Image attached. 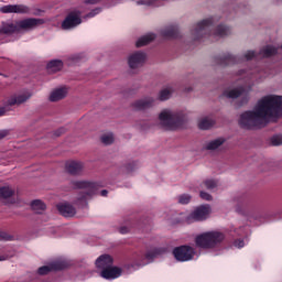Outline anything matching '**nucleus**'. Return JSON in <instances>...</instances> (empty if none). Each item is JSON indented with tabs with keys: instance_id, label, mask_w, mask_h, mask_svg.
I'll use <instances>...</instances> for the list:
<instances>
[{
	"instance_id": "f257e3e1",
	"label": "nucleus",
	"mask_w": 282,
	"mask_h": 282,
	"mask_svg": "<svg viewBox=\"0 0 282 282\" xmlns=\"http://www.w3.org/2000/svg\"><path fill=\"white\" fill-rule=\"evenodd\" d=\"M282 116V96L270 95L258 101L254 110H248L240 115L241 129H257L263 127L265 118H279Z\"/></svg>"
},
{
	"instance_id": "f03ea898",
	"label": "nucleus",
	"mask_w": 282,
	"mask_h": 282,
	"mask_svg": "<svg viewBox=\"0 0 282 282\" xmlns=\"http://www.w3.org/2000/svg\"><path fill=\"white\" fill-rule=\"evenodd\" d=\"M215 21L213 18H208L202 20L196 24L194 30H192V35L194 36V41H200L204 36H228L231 32V29L227 25L219 24L215 31H213Z\"/></svg>"
},
{
	"instance_id": "7ed1b4c3",
	"label": "nucleus",
	"mask_w": 282,
	"mask_h": 282,
	"mask_svg": "<svg viewBox=\"0 0 282 282\" xmlns=\"http://www.w3.org/2000/svg\"><path fill=\"white\" fill-rule=\"evenodd\" d=\"M72 186L82 189L76 199L79 206H87V200L91 199L100 188V184L89 181H73Z\"/></svg>"
},
{
	"instance_id": "20e7f679",
	"label": "nucleus",
	"mask_w": 282,
	"mask_h": 282,
	"mask_svg": "<svg viewBox=\"0 0 282 282\" xmlns=\"http://www.w3.org/2000/svg\"><path fill=\"white\" fill-rule=\"evenodd\" d=\"M159 120L163 129H166V131H175V129L184 127L186 113H184V111L172 112L171 110H163L159 115Z\"/></svg>"
},
{
	"instance_id": "39448f33",
	"label": "nucleus",
	"mask_w": 282,
	"mask_h": 282,
	"mask_svg": "<svg viewBox=\"0 0 282 282\" xmlns=\"http://www.w3.org/2000/svg\"><path fill=\"white\" fill-rule=\"evenodd\" d=\"M226 239V236L219 231H207L200 234L196 237L195 243L198 248H204L205 250H210L219 246L221 241Z\"/></svg>"
},
{
	"instance_id": "423d86ee",
	"label": "nucleus",
	"mask_w": 282,
	"mask_h": 282,
	"mask_svg": "<svg viewBox=\"0 0 282 282\" xmlns=\"http://www.w3.org/2000/svg\"><path fill=\"white\" fill-rule=\"evenodd\" d=\"M256 57L257 53L254 51H248L241 58H239L238 56H234L230 53H227L221 56L215 57V61L216 65H220V67H228V65H237V63H241V61H252V58Z\"/></svg>"
},
{
	"instance_id": "0eeeda50",
	"label": "nucleus",
	"mask_w": 282,
	"mask_h": 282,
	"mask_svg": "<svg viewBox=\"0 0 282 282\" xmlns=\"http://www.w3.org/2000/svg\"><path fill=\"white\" fill-rule=\"evenodd\" d=\"M172 253L176 261L184 263L186 261H193V258L195 257V249L188 245H183L174 248Z\"/></svg>"
},
{
	"instance_id": "6e6552de",
	"label": "nucleus",
	"mask_w": 282,
	"mask_h": 282,
	"mask_svg": "<svg viewBox=\"0 0 282 282\" xmlns=\"http://www.w3.org/2000/svg\"><path fill=\"white\" fill-rule=\"evenodd\" d=\"M208 215H210V206L208 205H202L194 209L187 217L186 221L187 224H194V221H204L208 218Z\"/></svg>"
},
{
	"instance_id": "1a4fd4ad",
	"label": "nucleus",
	"mask_w": 282,
	"mask_h": 282,
	"mask_svg": "<svg viewBox=\"0 0 282 282\" xmlns=\"http://www.w3.org/2000/svg\"><path fill=\"white\" fill-rule=\"evenodd\" d=\"M0 12L2 14H28L30 8L24 4H7L0 7Z\"/></svg>"
},
{
	"instance_id": "9d476101",
	"label": "nucleus",
	"mask_w": 282,
	"mask_h": 282,
	"mask_svg": "<svg viewBox=\"0 0 282 282\" xmlns=\"http://www.w3.org/2000/svg\"><path fill=\"white\" fill-rule=\"evenodd\" d=\"M223 96H225L226 98H239L240 96H242L240 105H246V102L250 100V95L243 87L235 88L231 90H225L223 93Z\"/></svg>"
},
{
	"instance_id": "9b49d317",
	"label": "nucleus",
	"mask_w": 282,
	"mask_h": 282,
	"mask_svg": "<svg viewBox=\"0 0 282 282\" xmlns=\"http://www.w3.org/2000/svg\"><path fill=\"white\" fill-rule=\"evenodd\" d=\"M83 20L76 12H70L62 22V30H74V28L80 25Z\"/></svg>"
},
{
	"instance_id": "f8f14e48",
	"label": "nucleus",
	"mask_w": 282,
	"mask_h": 282,
	"mask_svg": "<svg viewBox=\"0 0 282 282\" xmlns=\"http://www.w3.org/2000/svg\"><path fill=\"white\" fill-rule=\"evenodd\" d=\"M147 61V54L142 52L132 53L128 58V65L130 69H138V67H142L144 62Z\"/></svg>"
},
{
	"instance_id": "ddd939ff",
	"label": "nucleus",
	"mask_w": 282,
	"mask_h": 282,
	"mask_svg": "<svg viewBox=\"0 0 282 282\" xmlns=\"http://www.w3.org/2000/svg\"><path fill=\"white\" fill-rule=\"evenodd\" d=\"M67 268V262L57 261L53 262L50 265H44L37 269V274L45 275L50 274V272H58V270H65Z\"/></svg>"
},
{
	"instance_id": "4468645a",
	"label": "nucleus",
	"mask_w": 282,
	"mask_h": 282,
	"mask_svg": "<svg viewBox=\"0 0 282 282\" xmlns=\"http://www.w3.org/2000/svg\"><path fill=\"white\" fill-rule=\"evenodd\" d=\"M121 275H122V269L119 267H112V265L102 269L100 273V276L107 280L118 279Z\"/></svg>"
},
{
	"instance_id": "2eb2a0df",
	"label": "nucleus",
	"mask_w": 282,
	"mask_h": 282,
	"mask_svg": "<svg viewBox=\"0 0 282 282\" xmlns=\"http://www.w3.org/2000/svg\"><path fill=\"white\" fill-rule=\"evenodd\" d=\"M36 25V18H26L24 20H18V32H30L34 30Z\"/></svg>"
},
{
	"instance_id": "dca6fc26",
	"label": "nucleus",
	"mask_w": 282,
	"mask_h": 282,
	"mask_svg": "<svg viewBox=\"0 0 282 282\" xmlns=\"http://www.w3.org/2000/svg\"><path fill=\"white\" fill-rule=\"evenodd\" d=\"M56 209L58 210L62 217H74L76 215V208L68 203H59L56 205Z\"/></svg>"
},
{
	"instance_id": "f3484780",
	"label": "nucleus",
	"mask_w": 282,
	"mask_h": 282,
	"mask_svg": "<svg viewBox=\"0 0 282 282\" xmlns=\"http://www.w3.org/2000/svg\"><path fill=\"white\" fill-rule=\"evenodd\" d=\"M155 102V99L151 97H147L144 99H139L132 104V107L137 111H144V109H151L153 107V104Z\"/></svg>"
},
{
	"instance_id": "a211bd4d",
	"label": "nucleus",
	"mask_w": 282,
	"mask_h": 282,
	"mask_svg": "<svg viewBox=\"0 0 282 282\" xmlns=\"http://www.w3.org/2000/svg\"><path fill=\"white\" fill-rule=\"evenodd\" d=\"M65 166L67 173H69L70 175H80L84 169L83 162L78 161H68Z\"/></svg>"
},
{
	"instance_id": "6ab92c4d",
	"label": "nucleus",
	"mask_w": 282,
	"mask_h": 282,
	"mask_svg": "<svg viewBox=\"0 0 282 282\" xmlns=\"http://www.w3.org/2000/svg\"><path fill=\"white\" fill-rule=\"evenodd\" d=\"M164 39H180V28L177 25H170L161 31Z\"/></svg>"
},
{
	"instance_id": "aec40b11",
	"label": "nucleus",
	"mask_w": 282,
	"mask_h": 282,
	"mask_svg": "<svg viewBox=\"0 0 282 282\" xmlns=\"http://www.w3.org/2000/svg\"><path fill=\"white\" fill-rule=\"evenodd\" d=\"M96 267L105 270V268H110L113 265V258L109 254H102L96 260Z\"/></svg>"
},
{
	"instance_id": "412c9836",
	"label": "nucleus",
	"mask_w": 282,
	"mask_h": 282,
	"mask_svg": "<svg viewBox=\"0 0 282 282\" xmlns=\"http://www.w3.org/2000/svg\"><path fill=\"white\" fill-rule=\"evenodd\" d=\"M0 32L2 34H14V32H19L18 21H15L14 23L3 22L1 28H0Z\"/></svg>"
},
{
	"instance_id": "4be33fe9",
	"label": "nucleus",
	"mask_w": 282,
	"mask_h": 282,
	"mask_svg": "<svg viewBox=\"0 0 282 282\" xmlns=\"http://www.w3.org/2000/svg\"><path fill=\"white\" fill-rule=\"evenodd\" d=\"M30 98H32L31 94L18 95V96L11 97L8 100V105L10 107H14V105H23V102H28V100H30Z\"/></svg>"
},
{
	"instance_id": "5701e85b",
	"label": "nucleus",
	"mask_w": 282,
	"mask_h": 282,
	"mask_svg": "<svg viewBox=\"0 0 282 282\" xmlns=\"http://www.w3.org/2000/svg\"><path fill=\"white\" fill-rule=\"evenodd\" d=\"M67 96V88L62 87L53 90L50 95L51 102H58V100H63Z\"/></svg>"
},
{
	"instance_id": "b1692460",
	"label": "nucleus",
	"mask_w": 282,
	"mask_h": 282,
	"mask_svg": "<svg viewBox=\"0 0 282 282\" xmlns=\"http://www.w3.org/2000/svg\"><path fill=\"white\" fill-rule=\"evenodd\" d=\"M46 69L50 74H56V72H61V69H63V61L52 59L47 63Z\"/></svg>"
},
{
	"instance_id": "393cba45",
	"label": "nucleus",
	"mask_w": 282,
	"mask_h": 282,
	"mask_svg": "<svg viewBox=\"0 0 282 282\" xmlns=\"http://www.w3.org/2000/svg\"><path fill=\"white\" fill-rule=\"evenodd\" d=\"M278 52L279 47L267 45L260 51L259 55L262 56V58H270V56H274Z\"/></svg>"
},
{
	"instance_id": "a878e982",
	"label": "nucleus",
	"mask_w": 282,
	"mask_h": 282,
	"mask_svg": "<svg viewBox=\"0 0 282 282\" xmlns=\"http://www.w3.org/2000/svg\"><path fill=\"white\" fill-rule=\"evenodd\" d=\"M152 41H155V34L149 33L147 35L141 36L137 41L135 46L137 47H144V45H149V43H151Z\"/></svg>"
},
{
	"instance_id": "bb28decb",
	"label": "nucleus",
	"mask_w": 282,
	"mask_h": 282,
	"mask_svg": "<svg viewBox=\"0 0 282 282\" xmlns=\"http://www.w3.org/2000/svg\"><path fill=\"white\" fill-rule=\"evenodd\" d=\"M224 142H226V139H224V138L215 139L213 141H209L205 145V149H206V151H216V149H219V147H221V144H224Z\"/></svg>"
},
{
	"instance_id": "cd10ccee",
	"label": "nucleus",
	"mask_w": 282,
	"mask_h": 282,
	"mask_svg": "<svg viewBox=\"0 0 282 282\" xmlns=\"http://www.w3.org/2000/svg\"><path fill=\"white\" fill-rule=\"evenodd\" d=\"M14 195V189L10 186H2L0 187V199H10Z\"/></svg>"
},
{
	"instance_id": "c85d7f7f",
	"label": "nucleus",
	"mask_w": 282,
	"mask_h": 282,
	"mask_svg": "<svg viewBox=\"0 0 282 282\" xmlns=\"http://www.w3.org/2000/svg\"><path fill=\"white\" fill-rule=\"evenodd\" d=\"M214 126H215V120H213L210 118H204L198 123L199 129H202L204 131L210 129Z\"/></svg>"
},
{
	"instance_id": "c756f323",
	"label": "nucleus",
	"mask_w": 282,
	"mask_h": 282,
	"mask_svg": "<svg viewBox=\"0 0 282 282\" xmlns=\"http://www.w3.org/2000/svg\"><path fill=\"white\" fill-rule=\"evenodd\" d=\"M159 254H162V249L155 248L145 253V259L148 261H153L155 257H159Z\"/></svg>"
},
{
	"instance_id": "7c9ffc66",
	"label": "nucleus",
	"mask_w": 282,
	"mask_h": 282,
	"mask_svg": "<svg viewBox=\"0 0 282 282\" xmlns=\"http://www.w3.org/2000/svg\"><path fill=\"white\" fill-rule=\"evenodd\" d=\"M50 9V3L48 2H44L42 4H39L36 8V17H43V14H45V12H47Z\"/></svg>"
},
{
	"instance_id": "2f4dec72",
	"label": "nucleus",
	"mask_w": 282,
	"mask_h": 282,
	"mask_svg": "<svg viewBox=\"0 0 282 282\" xmlns=\"http://www.w3.org/2000/svg\"><path fill=\"white\" fill-rule=\"evenodd\" d=\"M171 94H173L172 89L169 88H164L163 90L160 91L159 94V100H169V98H171Z\"/></svg>"
},
{
	"instance_id": "473e14b6",
	"label": "nucleus",
	"mask_w": 282,
	"mask_h": 282,
	"mask_svg": "<svg viewBox=\"0 0 282 282\" xmlns=\"http://www.w3.org/2000/svg\"><path fill=\"white\" fill-rule=\"evenodd\" d=\"M237 202H238V206H237L236 210H237V213H242L240 206H248V196L242 195L237 198Z\"/></svg>"
},
{
	"instance_id": "72a5a7b5",
	"label": "nucleus",
	"mask_w": 282,
	"mask_h": 282,
	"mask_svg": "<svg viewBox=\"0 0 282 282\" xmlns=\"http://www.w3.org/2000/svg\"><path fill=\"white\" fill-rule=\"evenodd\" d=\"M203 184L208 191H213V188H217V181L215 180H206Z\"/></svg>"
},
{
	"instance_id": "f704fd0d",
	"label": "nucleus",
	"mask_w": 282,
	"mask_h": 282,
	"mask_svg": "<svg viewBox=\"0 0 282 282\" xmlns=\"http://www.w3.org/2000/svg\"><path fill=\"white\" fill-rule=\"evenodd\" d=\"M271 144L272 147H281L282 144V135L276 134L271 138Z\"/></svg>"
},
{
	"instance_id": "c9c22d12",
	"label": "nucleus",
	"mask_w": 282,
	"mask_h": 282,
	"mask_svg": "<svg viewBox=\"0 0 282 282\" xmlns=\"http://www.w3.org/2000/svg\"><path fill=\"white\" fill-rule=\"evenodd\" d=\"M13 239H14V236L6 231H0V241H12Z\"/></svg>"
},
{
	"instance_id": "e433bc0d",
	"label": "nucleus",
	"mask_w": 282,
	"mask_h": 282,
	"mask_svg": "<svg viewBox=\"0 0 282 282\" xmlns=\"http://www.w3.org/2000/svg\"><path fill=\"white\" fill-rule=\"evenodd\" d=\"M102 144H113V134H104L101 137Z\"/></svg>"
},
{
	"instance_id": "4c0bfd02",
	"label": "nucleus",
	"mask_w": 282,
	"mask_h": 282,
	"mask_svg": "<svg viewBox=\"0 0 282 282\" xmlns=\"http://www.w3.org/2000/svg\"><path fill=\"white\" fill-rule=\"evenodd\" d=\"M191 203V195L188 194H182L181 196H178V204H189Z\"/></svg>"
},
{
	"instance_id": "58836bf2",
	"label": "nucleus",
	"mask_w": 282,
	"mask_h": 282,
	"mask_svg": "<svg viewBox=\"0 0 282 282\" xmlns=\"http://www.w3.org/2000/svg\"><path fill=\"white\" fill-rule=\"evenodd\" d=\"M137 169H138V163L137 162L128 163L124 166L126 173H133V171L137 170Z\"/></svg>"
},
{
	"instance_id": "ea45409f",
	"label": "nucleus",
	"mask_w": 282,
	"mask_h": 282,
	"mask_svg": "<svg viewBox=\"0 0 282 282\" xmlns=\"http://www.w3.org/2000/svg\"><path fill=\"white\" fill-rule=\"evenodd\" d=\"M100 12H102L101 8H96L94 10H91L88 14H86L87 19H94V17H96V14H100Z\"/></svg>"
},
{
	"instance_id": "a19ab883",
	"label": "nucleus",
	"mask_w": 282,
	"mask_h": 282,
	"mask_svg": "<svg viewBox=\"0 0 282 282\" xmlns=\"http://www.w3.org/2000/svg\"><path fill=\"white\" fill-rule=\"evenodd\" d=\"M46 208H47V206L45 205V203H43L41 199H36L37 215L41 214V212H39V210H45Z\"/></svg>"
},
{
	"instance_id": "79ce46f5",
	"label": "nucleus",
	"mask_w": 282,
	"mask_h": 282,
	"mask_svg": "<svg viewBox=\"0 0 282 282\" xmlns=\"http://www.w3.org/2000/svg\"><path fill=\"white\" fill-rule=\"evenodd\" d=\"M199 195L203 199H205V202H213V196L207 192H200Z\"/></svg>"
},
{
	"instance_id": "37998d69",
	"label": "nucleus",
	"mask_w": 282,
	"mask_h": 282,
	"mask_svg": "<svg viewBox=\"0 0 282 282\" xmlns=\"http://www.w3.org/2000/svg\"><path fill=\"white\" fill-rule=\"evenodd\" d=\"M65 131H66L65 128H59L53 132V135H54V138H61V135H63V133H65Z\"/></svg>"
},
{
	"instance_id": "c03bdc74",
	"label": "nucleus",
	"mask_w": 282,
	"mask_h": 282,
	"mask_svg": "<svg viewBox=\"0 0 282 282\" xmlns=\"http://www.w3.org/2000/svg\"><path fill=\"white\" fill-rule=\"evenodd\" d=\"M234 246L236 248H243L246 246V242H243L242 239L235 240Z\"/></svg>"
},
{
	"instance_id": "a18cd8bd",
	"label": "nucleus",
	"mask_w": 282,
	"mask_h": 282,
	"mask_svg": "<svg viewBox=\"0 0 282 282\" xmlns=\"http://www.w3.org/2000/svg\"><path fill=\"white\" fill-rule=\"evenodd\" d=\"M8 135H10V130H0V140L8 138Z\"/></svg>"
},
{
	"instance_id": "49530a36",
	"label": "nucleus",
	"mask_w": 282,
	"mask_h": 282,
	"mask_svg": "<svg viewBox=\"0 0 282 282\" xmlns=\"http://www.w3.org/2000/svg\"><path fill=\"white\" fill-rule=\"evenodd\" d=\"M119 232L120 235H127V232H129V227L127 226L120 227Z\"/></svg>"
},
{
	"instance_id": "de8ad7c7",
	"label": "nucleus",
	"mask_w": 282,
	"mask_h": 282,
	"mask_svg": "<svg viewBox=\"0 0 282 282\" xmlns=\"http://www.w3.org/2000/svg\"><path fill=\"white\" fill-rule=\"evenodd\" d=\"M99 1L100 0H85V3L87 6H96V4H98Z\"/></svg>"
},
{
	"instance_id": "09e8293b",
	"label": "nucleus",
	"mask_w": 282,
	"mask_h": 282,
	"mask_svg": "<svg viewBox=\"0 0 282 282\" xmlns=\"http://www.w3.org/2000/svg\"><path fill=\"white\" fill-rule=\"evenodd\" d=\"M43 23H47V19H36V25H43Z\"/></svg>"
},
{
	"instance_id": "8fccbe9b",
	"label": "nucleus",
	"mask_w": 282,
	"mask_h": 282,
	"mask_svg": "<svg viewBox=\"0 0 282 282\" xmlns=\"http://www.w3.org/2000/svg\"><path fill=\"white\" fill-rule=\"evenodd\" d=\"M100 195H101V197H107V195H109V191L102 189V191L100 192Z\"/></svg>"
},
{
	"instance_id": "3c124183",
	"label": "nucleus",
	"mask_w": 282,
	"mask_h": 282,
	"mask_svg": "<svg viewBox=\"0 0 282 282\" xmlns=\"http://www.w3.org/2000/svg\"><path fill=\"white\" fill-rule=\"evenodd\" d=\"M1 116H6V108H0V118Z\"/></svg>"
},
{
	"instance_id": "603ef678",
	"label": "nucleus",
	"mask_w": 282,
	"mask_h": 282,
	"mask_svg": "<svg viewBox=\"0 0 282 282\" xmlns=\"http://www.w3.org/2000/svg\"><path fill=\"white\" fill-rule=\"evenodd\" d=\"M36 206V199L31 202V207L34 208Z\"/></svg>"
},
{
	"instance_id": "864d4df0",
	"label": "nucleus",
	"mask_w": 282,
	"mask_h": 282,
	"mask_svg": "<svg viewBox=\"0 0 282 282\" xmlns=\"http://www.w3.org/2000/svg\"><path fill=\"white\" fill-rule=\"evenodd\" d=\"M0 261H6V257L0 256Z\"/></svg>"
},
{
	"instance_id": "5fc2aeb1",
	"label": "nucleus",
	"mask_w": 282,
	"mask_h": 282,
	"mask_svg": "<svg viewBox=\"0 0 282 282\" xmlns=\"http://www.w3.org/2000/svg\"><path fill=\"white\" fill-rule=\"evenodd\" d=\"M138 6H143L144 1H138Z\"/></svg>"
}]
</instances>
